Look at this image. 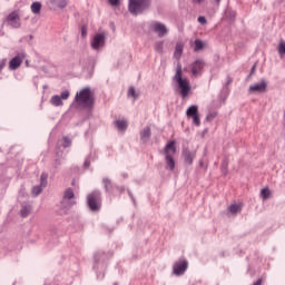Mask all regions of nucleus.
<instances>
[{"label": "nucleus", "instance_id": "4", "mask_svg": "<svg viewBox=\"0 0 285 285\" xmlns=\"http://www.w3.org/2000/svg\"><path fill=\"white\" fill-rule=\"evenodd\" d=\"M106 266H108V264L106 263V253L97 252L94 255L92 267L96 273L97 279H104V277H106Z\"/></svg>", "mask_w": 285, "mask_h": 285}, {"label": "nucleus", "instance_id": "33", "mask_svg": "<svg viewBox=\"0 0 285 285\" xmlns=\"http://www.w3.org/2000/svg\"><path fill=\"white\" fill-rule=\"evenodd\" d=\"M60 98L62 99V101L68 100L70 98V90L66 89L63 91L60 92Z\"/></svg>", "mask_w": 285, "mask_h": 285}, {"label": "nucleus", "instance_id": "45", "mask_svg": "<svg viewBox=\"0 0 285 285\" xmlns=\"http://www.w3.org/2000/svg\"><path fill=\"white\" fill-rule=\"evenodd\" d=\"M233 79H230L229 77L227 78V83H232Z\"/></svg>", "mask_w": 285, "mask_h": 285}, {"label": "nucleus", "instance_id": "31", "mask_svg": "<svg viewBox=\"0 0 285 285\" xmlns=\"http://www.w3.org/2000/svg\"><path fill=\"white\" fill-rule=\"evenodd\" d=\"M128 97H132L134 99L139 98V94L135 90V87H129L128 89Z\"/></svg>", "mask_w": 285, "mask_h": 285}, {"label": "nucleus", "instance_id": "1", "mask_svg": "<svg viewBox=\"0 0 285 285\" xmlns=\"http://www.w3.org/2000/svg\"><path fill=\"white\" fill-rule=\"evenodd\" d=\"M73 104H76L78 108L92 110V106H95V94L90 87H86L77 91Z\"/></svg>", "mask_w": 285, "mask_h": 285}, {"label": "nucleus", "instance_id": "24", "mask_svg": "<svg viewBox=\"0 0 285 285\" xmlns=\"http://www.w3.org/2000/svg\"><path fill=\"white\" fill-rule=\"evenodd\" d=\"M31 12L33 14H41V2L36 1L31 3Z\"/></svg>", "mask_w": 285, "mask_h": 285}, {"label": "nucleus", "instance_id": "48", "mask_svg": "<svg viewBox=\"0 0 285 285\" xmlns=\"http://www.w3.org/2000/svg\"><path fill=\"white\" fill-rule=\"evenodd\" d=\"M216 1V3H220L222 2V0H215Z\"/></svg>", "mask_w": 285, "mask_h": 285}, {"label": "nucleus", "instance_id": "42", "mask_svg": "<svg viewBox=\"0 0 285 285\" xmlns=\"http://www.w3.org/2000/svg\"><path fill=\"white\" fill-rule=\"evenodd\" d=\"M222 168H225V170H226V168H228V161H223V164H222Z\"/></svg>", "mask_w": 285, "mask_h": 285}, {"label": "nucleus", "instance_id": "32", "mask_svg": "<svg viewBox=\"0 0 285 285\" xmlns=\"http://www.w3.org/2000/svg\"><path fill=\"white\" fill-rule=\"evenodd\" d=\"M48 184V174L42 173L40 176V186L46 187Z\"/></svg>", "mask_w": 285, "mask_h": 285}, {"label": "nucleus", "instance_id": "26", "mask_svg": "<svg viewBox=\"0 0 285 285\" xmlns=\"http://www.w3.org/2000/svg\"><path fill=\"white\" fill-rule=\"evenodd\" d=\"M102 184L105 186V190L109 193L110 188H112V181L110 180V178H102Z\"/></svg>", "mask_w": 285, "mask_h": 285}, {"label": "nucleus", "instance_id": "39", "mask_svg": "<svg viewBox=\"0 0 285 285\" xmlns=\"http://www.w3.org/2000/svg\"><path fill=\"white\" fill-rule=\"evenodd\" d=\"M83 168H90V157H87L83 163Z\"/></svg>", "mask_w": 285, "mask_h": 285}, {"label": "nucleus", "instance_id": "44", "mask_svg": "<svg viewBox=\"0 0 285 285\" xmlns=\"http://www.w3.org/2000/svg\"><path fill=\"white\" fill-rule=\"evenodd\" d=\"M253 72H255V65L250 69V75H253Z\"/></svg>", "mask_w": 285, "mask_h": 285}, {"label": "nucleus", "instance_id": "21", "mask_svg": "<svg viewBox=\"0 0 285 285\" xmlns=\"http://www.w3.org/2000/svg\"><path fill=\"white\" fill-rule=\"evenodd\" d=\"M194 52H199V50H204L206 47V42L199 39H196L194 42Z\"/></svg>", "mask_w": 285, "mask_h": 285}, {"label": "nucleus", "instance_id": "11", "mask_svg": "<svg viewBox=\"0 0 285 285\" xmlns=\"http://www.w3.org/2000/svg\"><path fill=\"white\" fill-rule=\"evenodd\" d=\"M106 46V35L96 33L90 41V47L92 50H101Z\"/></svg>", "mask_w": 285, "mask_h": 285}, {"label": "nucleus", "instance_id": "17", "mask_svg": "<svg viewBox=\"0 0 285 285\" xmlns=\"http://www.w3.org/2000/svg\"><path fill=\"white\" fill-rule=\"evenodd\" d=\"M183 157L185 164H188L190 166V164H193V160L195 159V153L190 151L189 149H185L183 151Z\"/></svg>", "mask_w": 285, "mask_h": 285}, {"label": "nucleus", "instance_id": "49", "mask_svg": "<svg viewBox=\"0 0 285 285\" xmlns=\"http://www.w3.org/2000/svg\"><path fill=\"white\" fill-rule=\"evenodd\" d=\"M43 88H48V86H43Z\"/></svg>", "mask_w": 285, "mask_h": 285}, {"label": "nucleus", "instance_id": "29", "mask_svg": "<svg viewBox=\"0 0 285 285\" xmlns=\"http://www.w3.org/2000/svg\"><path fill=\"white\" fill-rule=\"evenodd\" d=\"M156 52H158L159 55H161V52H164V41H157L155 42L154 46Z\"/></svg>", "mask_w": 285, "mask_h": 285}, {"label": "nucleus", "instance_id": "20", "mask_svg": "<svg viewBox=\"0 0 285 285\" xmlns=\"http://www.w3.org/2000/svg\"><path fill=\"white\" fill-rule=\"evenodd\" d=\"M181 55H184V45L181 42H177L174 57L181 59Z\"/></svg>", "mask_w": 285, "mask_h": 285}, {"label": "nucleus", "instance_id": "8", "mask_svg": "<svg viewBox=\"0 0 285 285\" xmlns=\"http://www.w3.org/2000/svg\"><path fill=\"white\" fill-rule=\"evenodd\" d=\"M188 271V261L185 258H179L178 261H175L173 264V275L175 277H181L183 275H186V272Z\"/></svg>", "mask_w": 285, "mask_h": 285}, {"label": "nucleus", "instance_id": "3", "mask_svg": "<svg viewBox=\"0 0 285 285\" xmlns=\"http://www.w3.org/2000/svg\"><path fill=\"white\" fill-rule=\"evenodd\" d=\"M177 153V146L175 140H171L169 142H167V145L165 146L164 150H163V155L165 157V164H166V170H175V155Z\"/></svg>", "mask_w": 285, "mask_h": 285}, {"label": "nucleus", "instance_id": "9", "mask_svg": "<svg viewBox=\"0 0 285 285\" xmlns=\"http://www.w3.org/2000/svg\"><path fill=\"white\" fill-rule=\"evenodd\" d=\"M149 31L154 32L159 38H164L168 35V27H166L164 22L154 20L149 23Z\"/></svg>", "mask_w": 285, "mask_h": 285}, {"label": "nucleus", "instance_id": "40", "mask_svg": "<svg viewBox=\"0 0 285 285\" xmlns=\"http://www.w3.org/2000/svg\"><path fill=\"white\" fill-rule=\"evenodd\" d=\"M6 59H2L1 61H0V72H1V70H3V68H6Z\"/></svg>", "mask_w": 285, "mask_h": 285}, {"label": "nucleus", "instance_id": "27", "mask_svg": "<svg viewBox=\"0 0 285 285\" xmlns=\"http://www.w3.org/2000/svg\"><path fill=\"white\" fill-rule=\"evenodd\" d=\"M61 146L62 148H70V146H72V140L68 136H65Z\"/></svg>", "mask_w": 285, "mask_h": 285}, {"label": "nucleus", "instance_id": "23", "mask_svg": "<svg viewBox=\"0 0 285 285\" xmlns=\"http://www.w3.org/2000/svg\"><path fill=\"white\" fill-rule=\"evenodd\" d=\"M32 210V206L30 205H22L20 209L21 217H28L30 212Z\"/></svg>", "mask_w": 285, "mask_h": 285}, {"label": "nucleus", "instance_id": "25", "mask_svg": "<svg viewBox=\"0 0 285 285\" xmlns=\"http://www.w3.org/2000/svg\"><path fill=\"white\" fill-rule=\"evenodd\" d=\"M43 191V186L42 185H36L31 189V195L32 197H39V194Z\"/></svg>", "mask_w": 285, "mask_h": 285}, {"label": "nucleus", "instance_id": "36", "mask_svg": "<svg viewBox=\"0 0 285 285\" xmlns=\"http://www.w3.org/2000/svg\"><path fill=\"white\" fill-rule=\"evenodd\" d=\"M197 21L198 23H200V26H206V23H208V21L206 20V17L204 16H199Z\"/></svg>", "mask_w": 285, "mask_h": 285}, {"label": "nucleus", "instance_id": "50", "mask_svg": "<svg viewBox=\"0 0 285 285\" xmlns=\"http://www.w3.org/2000/svg\"><path fill=\"white\" fill-rule=\"evenodd\" d=\"M114 285H118L117 283H114Z\"/></svg>", "mask_w": 285, "mask_h": 285}, {"label": "nucleus", "instance_id": "34", "mask_svg": "<svg viewBox=\"0 0 285 285\" xmlns=\"http://www.w3.org/2000/svg\"><path fill=\"white\" fill-rule=\"evenodd\" d=\"M70 0H59L58 1V8L63 9L66 6H68Z\"/></svg>", "mask_w": 285, "mask_h": 285}, {"label": "nucleus", "instance_id": "2", "mask_svg": "<svg viewBox=\"0 0 285 285\" xmlns=\"http://www.w3.org/2000/svg\"><path fill=\"white\" fill-rule=\"evenodd\" d=\"M173 81H176L177 86H178V90H179V95L183 98L188 97V94L190 92V82H188V79L181 77V63H177L176 67V73L173 77Z\"/></svg>", "mask_w": 285, "mask_h": 285}, {"label": "nucleus", "instance_id": "46", "mask_svg": "<svg viewBox=\"0 0 285 285\" xmlns=\"http://www.w3.org/2000/svg\"><path fill=\"white\" fill-rule=\"evenodd\" d=\"M199 166L203 168L204 167V161H199Z\"/></svg>", "mask_w": 285, "mask_h": 285}, {"label": "nucleus", "instance_id": "19", "mask_svg": "<svg viewBox=\"0 0 285 285\" xmlns=\"http://www.w3.org/2000/svg\"><path fill=\"white\" fill-rule=\"evenodd\" d=\"M51 106L59 108V106H63V100L60 98L59 95H55L50 98Z\"/></svg>", "mask_w": 285, "mask_h": 285}, {"label": "nucleus", "instance_id": "6", "mask_svg": "<svg viewBox=\"0 0 285 285\" xmlns=\"http://www.w3.org/2000/svg\"><path fill=\"white\" fill-rule=\"evenodd\" d=\"M87 204L90 210L97 213L101 208V191L94 190L87 196Z\"/></svg>", "mask_w": 285, "mask_h": 285}, {"label": "nucleus", "instance_id": "10", "mask_svg": "<svg viewBox=\"0 0 285 285\" xmlns=\"http://www.w3.org/2000/svg\"><path fill=\"white\" fill-rule=\"evenodd\" d=\"M6 23L13 29L21 28V16L19 14V10L10 12L6 18Z\"/></svg>", "mask_w": 285, "mask_h": 285}, {"label": "nucleus", "instance_id": "7", "mask_svg": "<svg viewBox=\"0 0 285 285\" xmlns=\"http://www.w3.org/2000/svg\"><path fill=\"white\" fill-rule=\"evenodd\" d=\"M77 203L75 202V190L72 188H68L65 190L62 200L60 203V208L63 209L65 213H68V209L73 207Z\"/></svg>", "mask_w": 285, "mask_h": 285}, {"label": "nucleus", "instance_id": "47", "mask_svg": "<svg viewBox=\"0 0 285 285\" xmlns=\"http://www.w3.org/2000/svg\"><path fill=\"white\" fill-rule=\"evenodd\" d=\"M82 37H86V31H85V29H82Z\"/></svg>", "mask_w": 285, "mask_h": 285}, {"label": "nucleus", "instance_id": "22", "mask_svg": "<svg viewBox=\"0 0 285 285\" xmlns=\"http://www.w3.org/2000/svg\"><path fill=\"white\" fill-rule=\"evenodd\" d=\"M115 126L116 128H118V130H121V131H125L128 129V122L126 120H116Z\"/></svg>", "mask_w": 285, "mask_h": 285}, {"label": "nucleus", "instance_id": "5", "mask_svg": "<svg viewBox=\"0 0 285 285\" xmlns=\"http://www.w3.org/2000/svg\"><path fill=\"white\" fill-rule=\"evenodd\" d=\"M148 8H150V0H129L128 2V10L134 17L144 14Z\"/></svg>", "mask_w": 285, "mask_h": 285}, {"label": "nucleus", "instance_id": "18", "mask_svg": "<svg viewBox=\"0 0 285 285\" xmlns=\"http://www.w3.org/2000/svg\"><path fill=\"white\" fill-rule=\"evenodd\" d=\"M228 213H230V215H237L238 213H242V204L234 203L229 205Z\"/></svg>", "mask_w": 285, "mask_h": 285}, {"label": "nucleus", "instance_id": "16", "mask_svg": "<svg viewBox=\"0 0 285 285\" xmlns=\"http://www.w3.org/2000/svg\"><path fill=\"white\" fill-rule=\"evenodd\" d=\"M153 135L150 127H145L141 131H140V141H142V144H148V141L150 140V136Z\"/></svg>", "mask_w": 285, "mask_h": 285}, {"label": "nucleus", "instance_id": "28", "mask_svg": "<svg viewBox=\"0 0 285 285\" xmlns=\"http://www.w3.org/2000/svg\"><path fill=\"white\" fill-rule=\"evenodd\" d=\"M261 197L262 199L266 200V199H269L271 198V189L268 188H263L261 190Z\"/></svg>", "mask_w": 285, "mask_h": 285}, {"label": "nucleus", "instance_id": "35", "mask_svg": "<svg viewBox=\"0 0 285 285\" xmlns=\"http://www.w3.org/2000/svg\"><path fill=\"white\" fill-rule=\"evenodd\" d=\"M217 117V112H210L206 116L205 121H213Z\"/></svg>", "mask_w": 285, "mask_h": 285}, {"label": "nucleus", "instance_id": "12", "mask_svg": "<svg viewBox=\"0 0 285 285\" xmlns=\"http://www.w3.org/2000/svg\"><path fill=\"white\" fill-rule=\"evenodd\" d=\"M186 116L193 119L194 126H202V120L199 119V108L196 105H193L187 109Z\"/></svg>", "mask_w": 285, "mask_h": 285}, {"label": "nucleus", "instance_id": "38", "mask_svg": "<svg viewBox=\"0 0 285 285\" xmlns=\"http://www.w3.org/2000/svg\"><path fill=\"white\" fill-rule=\"evenodd\" d=\"M63 164V158H57L55 160L53 167L57 169L59 168V166H61Z\"/></svg>", "mask_w": 285, "mask_h": 285}, {"label": "nucleus", "instance_id": "41", "mask_svg": "<svg viewBox=\"0 0 285 285\" xmlns=\"http://www.w3.org/2000/svg\"><path fill=\"white\" fill-rule=\"evenodd\" d=\"M193 3L202 6L204 3V0H193Z\"/></svg>", "mask_w": 285, "mask_h": 285}, {"label": "nucleus", "instance_id": "30", "mask_svg": "<svg viewBox=\"0 0 285 285\" xmlns=\"http://www.w3.org/2000/svg\"><path fill=\"white\" fill-rule=\"evenodd\" d=\"M278 55L279 57H285V41H281L278 45Z\"/></svg>", "mask_w": 285, "mask_h": 285}, {"label": "nucleus", "instance_id": "13", "mask_svg": "<svg viewBox=\"0 0 285 285\" xmlns=\"http://www.w3.org/2000/svg\"><path fill=\"white\" fill-rule=\"evenodd\" d=\"M23 59H26V52H20L16 57H13L9 62V70H17L23 63Z\"/></svg>", "mask_w": 285, "mask_h": 285}, {"label": "nucleus", "instance_id": "15", "mask_svg": "<svg viewBox=\"0 0 285 285\" xmlns=\"http://www.w3.org/2000/svg\"><path fill=\"white\" fill-rule=\"evenodd\" d=\"M204 66H206V62L202 59H197L191 65V75L193 77H200L202 72H204Z\"/></svg>", "mask_w": 285, "mask_h": 285}, {"label": "nucleus", "instance_id": "14", "mask_svg": "<svg viewBox=\"0 0 285 285\" xmlns=\"http://www.w3.org/2000/svg\"><path fill=\"white\" fill-rule=\"evenodd\" d=\"M266 88H268V82L262 79L261 81L250 85L248 92H266Z\"/></svg>", "mask_w": 285, "mask_h": 285}, {"label": "nucleus", "instance_id": "43", "mask_svg": "<svg viewBox=\"0 0 285 285\" xmlns=\"http://www.w3.org/2000/svg\"><path fill=\"white\" fill-rule=\"evenodd\" d=\"M254 285H262V278L254 283Z\"/></svg>", "mask_w": 285, "mask_h": 285}, {"label": "nucleus", "instance_id": "37", "mask_svg": "<svg viewBox=\"0 0 285 285\" xmlns=\"http://www.w3.org/2000/svg\"><path fill=\"white\" fill-rule=\"evenodd\" d=\"M110 6H112L114 8H117L121 4V0H108Z\"/></svg>", "mask_w": 285, "mask_h": 285}]
</instances>
